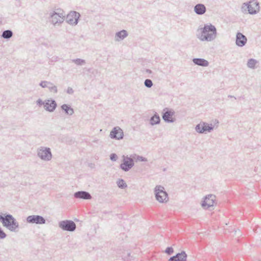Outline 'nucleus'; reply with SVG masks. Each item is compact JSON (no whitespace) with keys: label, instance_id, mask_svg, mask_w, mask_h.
Here are the masks:
<instances>
[{"label":"nucleus","instance_id":"nucleus-1","mask_svg":"<svg viewBox=\"0 0 261 261\" xmlns=\"http://www.w3.org/2000/svg\"><path fill=\"white\" fill-rule=\"evenodd\" d=\"M201 34L197 35V38L202 41H212L217 37V30L216 27L212 24H204L200 29Z\"/></svg>","mask_w":261,"mask_h":261},{"label":"nucleus","instance_id":"nucleus-2","mask_svg":"<svg viewBox=\"0 0 261 261\" xmlns=\"http://www.w3.org/2000/svg\"><path fill=\"white\" fill-rule=\"evenodd\" d=\"M0 221L11 231L16 232L18 231L19 223L12 215L5 214L3 216L0 214Z\"/></svg>","mask_w":261,"mask_h":261},{"label":"nucleus","instance_id":"nucleus-3","mask_svg":"<svg viewBox=\"0 0 261 261\" xmlns=\"http://www.w3.org/2000/svg\"><path fill=\"white\" fill-rule=\"evenodd\" d=\"M242 11L244 13L255 14L259 11V3L257 0H250L248 3H244Z\"/></svg>","mask_w":261,"mask_h":261},{"label":"nucleus","instance_id":"nucleus-4","mask_svg":"<svg viewBox=\"0 0 261 261\" xmlns=\"http://www.w3.org/2000/svg\"><path fill=\"white\" fill-rule=\"evenodd\" d=\"M156 200L160 203H166L168 201V195L164 187L158 185L154 189Z\"/></svg>","mask_w":261,"mask_h":261},{"label":"nucleus","instance_id":"nucleus-5","mask_svg":"<svg viewBox=\"0 0 261 261\" xmlns=\"http://www.w3.org/2000/svg\"><path fill=\"white\" fill-rule=\"evenodd\" d=\"M57 11L49 14L50 21L54 25L63 23L65 17V14L63 10L57 9Z\"/></svg>","mask_w":261,"mask_h":261},{"label":"nucleus","instance_id":"nucleus-6","mask_svg":"<svg viewBox=\"0 0 261 261\" xmlns=\"http://www.w3.org/2000/svg\"><path fill=\"white\" fill-rule=\"evenodd\" d=\"M37 155L44 161H50L53 156L50 148L44 146H41L38 148Z\"/></svg>","mask_w":261,"mask_h":261},{"label":"nucleus","instance_id":"nucleus-7","mask_svg":"<svg viewBox=\"0 0 261 261\" xmlns=\"http://www.w3.org/2000/svg\"><path fill=\"white\" fill-rule=\"evenodd\" d=\"M214 128V125L205 122H201L195 126V130L199 134H206L211 132Z\"/></svg>","mask_w":261,"mask_h":261},{"label":"nucleus","instance_id":"nucleus-8","mask_svg":"<svg viewBox=\"0 0 261 261\" xmlns=\"http://www.w3.org/2000/svg\"><path fill=\"white\" fill-rule=\"evenodd\" d=\"M59 226L64 231H74L76 229V224L72 220H66L59 222Z\"/></svg>","mask_w":261,"mask_h":261},{"label":"nucleus","instance_id":"nucleus-9","mask_svg":"<svg viewBox=\"0 0 261 261\" xmlns=\"http://www.w3.org/2000/svg\"><path fill=\"white\" fill-rule=\"evenodd\" d=\"M122 163L120 164V168L124 171H128L134 166V160L132 156L124 155L122 156Z\"/></svg>","mask_w":261,"mask_h":261},{"label":"nucleus","instance_id":"nucleus-10","mask_svg":"<svg viewBox=\"0 0 261 261\" xmlns=\"http://www.w3.org/2000/svg\"><path fill=\"white\" fill-rule=\"evenodd\" d=\"M81 15L76 11L70 12L66 16V22L72 25H75L77 24Z\"/></svg>","mask_w":261,"mask_h":261},{"label":"nucleus","instance_id":"nucleus-11","mask_svg":"<svg viewBox=\"0 0 261 261\" xmlns=\"http://www.w3.org/2000/svg\"><path fill=\"white\" fill-rule=\"evenodd\" d=\"M174 114L175 112L173 110L165 108L163 112V119L166 122L173 123L175 121V119L173 117Z\"/></svg>","mask_w":261,"mask_h":261},{"label":"nucleus","instance_id":"nucleus-12","mask_svg":"<svg viewBox=\"0 0 261 261\" xmlns=\"http://www.w3.org/2000/svg\"><path fill=\"white\" fill-rule=\"evenodd\" d=\"M215 200L216 196L214 195H208L204 197L203 201L201 203V206L205 209H208L214 205Z\"/></svg>","mask_w":261,"mask_h":261},{"label":"nucleus","instance_id":"nucleus-13","mask_svg":"<svg viewBox=\"0 0 261 261\" xmlns=\"http://www.w3.org/2000/svg\"><path fill=\"white\" fill-rule=\"evenodd\" d=\"M27 222L29 223L43 224L45 223V219L41 216L31 215L27 218Z\"/></svg>","mask_w":261,"mask_h":261},{"label":"nucleus","instance_id":"nucleus-14","mask_svg":"<svg viewBox=\"0 0 261 261\" xmlns=\"http://www.w3.org/2000/svg\"><path fill=\"white\" fill-rule=\"evenodd\" d=\"M110 137L116 140L122 139L124 137L123 130L119 126L114 127L110 132Z\"/></svg>","mask_w":261,"mask_h":261},{"label":"nucleus","instance_id":"nucleus-15","mask_svg":"<svg viewBox=\"0 0 261 261\" xmlns=\"http://www.w3.org/2000/svg\"><path fill=\"white\" fill-rule=\"evenodd\" d=\"M246 37L240 32H238L236 35V43L239 47L244 46L247 43Z\"/></svg>","mask_w":261,"mask_h":261},{"label":"nucleus","instance_id":"nucleus-16","mask_svg":"<svg viewBox=\"0 0 261 261\" xmlns=\"http://www.w3.org/2000/svg\"><path fill=\"white\" fill-rule=\"evenodd\" d=\"M57 107L56 101L54 99H47L45 101L44 109L46 111L53 112Z\"/></svg>","mask_w":261,"mask_h":261},{"label":"nucleus","instance_id":"nucleus-17","mask_svg":"<svg viewBox=\"0 0 261 261\" xmlns=\"http://www.w3.org/2000/svg\"><path fill=\"white\" fill-rule=\"evenodd\" d=\"M74 197L77 199H82L84 200H90L92 198L91 194L86 191H80L74 193Z\"/></svg>","mask_w":261,"mask_h":261},{"label":"nucleus","instance_id":"nucleus-18","mask_svg":"<svg viewBox=\"0 0 261 261\" xmlns=\"http://www.w3.org/2000/svg\"><path fill=\"white\" fill-rule=\"evenodd\" d=\"M187 254L185 251L177 253L175 255L171 257L169 261H187Z\"/></svg>","mask_w":261,"mask_h":261},{"label":"nucleus","instance_id":"nucleus-19","mask_svg":"<svg viewBox=\"0 0 261 261\" xmlns=\"http://www.w3.org/2000/svg\"><path fill=\"white\" fill-rule=\"evenodd\" d=\"M206 11V8L204 5L202 4H196L194 7V12L199 15L204 14Z\"/></svg>","mask_w":261,"mask_h":261},{"label":"nucleus","instance_id":"nucleus-20","mask_svg":"<svg viewBox=\"0 0 261 261\" xmlns=\"http://www.w3.org/2000/svg\"><path fill=\"white\" fill-rule=\"evenodd\" d=\"M128 35V33L126 30H122L115 34V40L116 41L123 40L124 38L127 37Z\"/></svg>","mask_w":261,"mask_h":261},{"label":"nucleus","instance_id":"nucleus-21","mask_svg":"<svg viewBox=\"0 0 261 261\" xmlns=\"http://www.w3.org/2000/svg\"><path fill=\"white\" fill-rule=\"evenodd\" d=\"M192 61L195 65L202 67H206L209 64L207 60L202 58H194Z\"/></svg>","mask_w":261,"mask_h":261},{"label":"nucleus","instance_id":"nucleus-22","mask_svg":"<svg viewBox=\"0 0 261 261\" xmlns=\"http://www.w3.org/2000/svg\"><path fill=\"white\" fill-rule=\"evenodd\" d=\"M61 109L64 111L66 114L71 116L74 113V110L71 107L67 104H63L61 106Z\"/></svg>","mask_w":261,"mask_h":261},{"label":"nucleus","instance_id":"nucleus-23","mask_svg":"<svg viewBox=\"0 0 261 261\" xmlns=\"http://www.w3.org/2000/svg\"><path fill=\"white\" fill-rule=\"evenodd\" d=\"M161 119L159 114L156 113L154 114L150 119V123L151 125L158 124L160 123Z\"/></svg>","mask_w":261,"mask_h":261},{"label":"nucleus","instance_id":"nucleus-24","mask_svg":"<svg viewBox=\"0 0 261 261\" xmlns=\"http://www.w3.org/2000/svg\"><path fill=\"white\" fill-rule=\"evenodd\" d=\"M12 36L13 32L10 30H7L3 31L1 35L2 38L6 39H10Z\"/></svg>","mask_w":261,"mask_h":261},{"label":"nucleus","instance_id":"nucleus-25","mask_svg":"<svg viewBox=\"0 0 261 261\" xmlns=\"http://www.w3.org/2000/svg\"><path fill=\"white\" fill-rule=\"evenodd\" d=\"M71 62L77 66H82L86 64V61L85 60L80 58L72 59Z\"/></svg>","mask_w":261,"mask_h":261},{"label":"nucleus","instance_id":"nucleus-26","mask_svg":"<svg viewBox=\"0 0 261 261\" xmlns=\"http://www.w3.org/2000/svg\"><path fill=\"white\" fill-rule=\"evenodd\" d=\"M257 63V61L254 59H250L248 60L247 62V66L251 69H254L255 68V65Z\"/></svg>","mask_w":261,"mask_h":261},{"label":"nucleus","instance_id":"nucleus-27","mask_svg":"<svg viewBox=\"0 0 261 261\" xmlns=\"http://www.w3.org/2000/svg\"><path fill=\"white\" fill-rule=\"evenodd\" d=\"M132 157L133 159V160H135L136 162L139 161V162H147V159L146 158H144L142 156H140L137 154H134L133 155H132Z\"/></svg>","mask_w":261,"mask_h":261},{"label":"nucleus","instance_id":"nucleus-28","mask_svg":"<svg viewBox=\"0 0 261 261\" xmlns=\"http://www.w3.org/2000/svg\"><path fill=\"white\" fill-rule=\"evenodd\" d=\"M117 186L122 189H124L127 187V185L125 181L122 179H119L117 181Z\"/></svg>","mask_w":261,"mask_h":261},{"label":"nucleus","instance_id":"nucleus-29","mask_svg":"<svg viewBox=\"0 0 261 261\" xmlns=\"http://www.w3.org/2000/svg\"><path fill=\"white\" fill-rule=\"evenodd\" d=\"M122 259L125 260H134L135 257L131 256L130 253L129 252H127L126 255H125V253H124L123 255L122 256Z\"/></svg>","mask_w":261,"mask_h":261},{"label":"nucleus","instance_id":"nucleus-30","mask_svg":"<svg viewBox=\"0 0 261 261\" xmlns=\"http://www.w3.org/2000/svg\"><path fill=\"white\" fill-rule=\"evenodd\" d=\"M39 85L43 88H48L49 86L51 85V82L46 81H41Z\"/></svg>","mask_w":261,"mask_h":261},{"label":"nucleus","instance_id":"nucleus-31","mask_svg":"<svg viewBox=\"0 0 261 261\" xmlns=\"http://www.w3.org/2000/svg\"><path fill=\"white\" fill-rule=\"evenodd\" d=\"M50 92L57 93L58 92V89L56 86L54 85L53 83L51 82V85L48 88Z\"/></svg>","mask_w":261,"mask_h":261},{"label":"nucleus","instance_id":"nucleus-32","mask_svg":"<svg viewBox=\"0 0 261 261\" xmlns=\"http://www.w3.org/2000/svg\"><path fill=\"white\" fill-rule=\"evenodd\" d=\"M144 85L146 87L150 88L153 86V83L150 79H146L144 81Z\"/></svg>","mask_w":261,"mask_h":261},{"label":"nucleus","instance_id":"nucleus-33","mask_svg":"<svg viewBox=\"0 0 261 261\" xmlns=\"http://www.w3.org/2000/svg\"><path fill=\"white\" fill-rule=\"evenodd\" d=\"M165 252L168 255H171L173 253L174 250H173V248L172 247H168L166 249Z\"/></svg>","mask_w":261,"mask_h":261},{"label":"nucleus","instance_id":"nucleus-34","mask_svg":"<svg viewBox=\"0 0 261 261\" xmlns=\"http://www.w3.org/2000/svg\"><path fill=\"white\" fill-rule=\"evenodd\" d=\"M36 104L41 107L42 105H44V107H45V101H43L41 99L39 98L36 101Z\"/></svg>","mask_w":261,"mask_h":261},{"label":"nucleus","instance_id":"nucleus-35","mask_svg":"<svg viewBox=\"0 0 261 261\" xmlns=\"http://www.w3.org/2000/svg\"><path fill=\"white\" fill-rule=\"evenodd\" d=\"M6 234L0 227V239H4L6 237Z\"/></svg>","mask_w":261,"mask_h":261},{"label":"nucleus","instance_id":"nucleus-36","mask_svg":"<svg viewBox=\"0 0 261 261\" xmlns=\"http://www.w3.org/2000/svg\"><path fill=\"white\" fill-rule=\"evenodd\" d=\"M110 158L112 161H116L117 158V156L115 153H112L110 156Z\"/></svg>","mask_w":261,"mask_h":261},{"label":"nucleus","instance_id":"nucleus-37","mask_svg":"<svg viewBox=\"0 0 261 261\" xmlns=\"http://www.w3.org/2000/svg\"><path fill=\"white\" fill-rule=\"evenodd\" d=\"M74 92V90L71 87H68L67 89V93L69 94H72Z\"/></svg>","mask_w":261,"mask_h":261},{"label":"nucleus","instance_id":"nucleus-38","mask_svg":"<svg viewBox=\"0 0 261 261\" xmlns=\"http://www.w3.org/2000/svg\"><path fill=\"white\" fill-rule=\"evenodd\" d=\"M52 59H53V61H57L58 60L59 58L57 56H55V57H53Z\"/></svg>","mask_w":261,"mask_h":261},{"label":"nucleus","instance_id":"nucleus-39","mask_svg":"<svg viewBox=\"0 0 261 261\" xmlns=\"http://www.w3.org/2000/svg\"><path fill=\"white\" fill-rule=\"evenodd\" d=\"M145 71H146V73H149V74L152 73V71L150 69H146Z\"/></svg>","mask_w":261,"mask_h":261},{"label":"nucleus","instance_id":"nucleus-40","mask_svg":"<svg viewBox=\"0 0 261 261\" xmlns=\"http://www.w3.org/2000/svg\"><path fill=\"white\" fill-rule=\"evenodd\" d=\"M228 97H230V98L233 97V98H234V99H236V98L234 96H232V95H228Z\"/></svg>","mask_w":261,"mask_h":261},{"label":"nucleus","instance_id":"nucleus-41","mask_svg":"<svg viewBox=\"0 0 261 261\" xmlns=\"http://www.w3.org/2000/svg\"><path fill=\"white\" fill-rule=\"evenodd\" d=\"M215 121H216V123H219V121H218V120H216Z\"/></svg>","mask_w":261,"mask_h":261},{"label":"nucleus","instance_id":"nucleus-42","mask_svg":"<svg viewBox=\"0 0 261 261\" xmlns=\"http://www.w3.org/2000/svg\"><path fill=\"white\" fill-rule=\"evenodd\" d=\"M1 23H2V21H0V24H1Z\"/></svg>","mask_w":261,"mask_h":261}]
</instances>
